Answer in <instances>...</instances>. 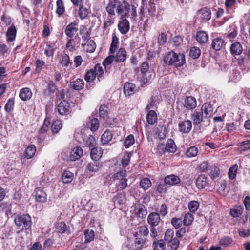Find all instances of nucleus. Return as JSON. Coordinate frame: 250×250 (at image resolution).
<instances>
[{
    "mask_svg": "<svg viewBox=\"0 0 250 250\" xmlns=\"http://www.w3.org/2000/svg\"><path fill=\"white\" fill-rule=\"evenodd\" d=\"M136 214L137 217L141 218H144L147 214V210L146 207L143 204H140L136 207Z\"/></svg>",
    "mask_w": 250,
    "mask_h": 250,
    "instance_id": "obj_21",
    "label": "nucleus"
},
{
    "mask_svg": "<svg viewBox=\"0 0 250 250\" xmlns=\"http://www.w3.org/2000/svg\"><path fill=\"white\" fill-rule=\"evenodd\" d=\"M243 208L241 206H235L230 210V214L233 217H238L240 216L243 212Z\"/></svg>",
    "mask_w": 250,
    "mask_h": 250,
    "instance_id": "obj_35",
    "label": "nucleus"
},
{
    "mask_svg": "<svg viewBox=\"0 0 250 250\" xmlns=\"http://www.w3.org/2000/svg\"><path fill=\"white\" fill-rule=\"evenodd\" d=\"M204 118H206L201 111H196L193 114H191V119L194 125H199Z\"/></svg>",
    "mask_w": 250,
    "mask_h": 250,
    "instance_id": "obj_18",
    "label": "nucleus"
},
{
    "mask_svg": "<svg viewBox=\"0 0 250 250\" xmlns=\"http://www.w3.org/2000/svg\"><path fill=\"white\" fill-rule=\"evenodd\" d=\"M36 151V148L34 145H29L25 151V157L27 159L32 158L35 155Z\"/></svg>",
    "mask_w": 250,
    "mask_h": 250,
    "instance_id": "obj_34",
    "label": "nucleus"
},
{
    "mask_svg": "<svg viewBox=\"0 0 250 250\" xmlns=\"http://www.w3.org/2000/svg\"><path fill=\"white\" fill-rule=\"evenodd\" d=\"M119 43V39L115 34H112V42L110 47V52L114 53L117 49Z\"/></svg>",
    "mask_w": 250,
    "mask_h": 250,
    "instance_id": "obj_36",
    "label": "nucleus"
},
{
    "mask_svg": "<svg viewBox=\"0 0 250 250\" xmlns=\"http://www.w3.org/2000/svg\"><path fill=\"white\" fill-rule=\"evenodd\" d=\"M183 223V220L181 218H173L171 220V224L175 229L180 228Z\"/></svg>",
    "mask_w": 250,
    "mask_h": 250,
    "instance_id": "obj_60",
    "label": "nucleus"
},
{
    "mask_svg": "<svg viewBox=\"0 0 250 250\" xmlns=\"http://www.w3.org/2000/svg\"><path fill=\"white\" fill-rule=\"evenodd\" d=\"M96 77V76L93 69H90L87 72L85 80L87 82H91L95 79Z\"/></svg>",
    "mask_w": 250,
    "mask_h": 250,
    "instance_id": "obj_58",
    "label": "nucleus"
},
{
    "mask_svg": "<svg viewBox=\"0 0 250 250\" xmlns=\"http://www.w3.org/2000/svg\"><path fill=\"white\" fill-rule=\"evenodd\" d=\"M112 138V133L109 130H106L102 135L101 141L102 143L104 144H108Z\"/></svg>",
    "mask_w": 250,
    "mask_h": 250,
    "instance_id": "obj_30",
    "label": "nucleus"
},
{
    "mask_svg": "<svg viewBox=\"0 0 250 250\" xmlns=\"http://www.w3.org/2000/svg\"><path fill=\"white\" fill-rule=\"evenodd\" d=\"M99 127V122L97 119L93 118L90 121V129L93 131L97 130Z\"/></svg>",
    "mask_w": 250,
    "mask_h": 250,
    "instance_id": "obj_62",
    "label": "nucleus"
},
{
    "mask_svg": "<svg viewBox=\"0 0 250 250\" xmlns=\"http://www.w3.org/2000/svg\"><path fill=\"white\" fill-rule=\"evenodd\" d=\"M164 61L167 65L180 67L185 62V55L183 53L177 54L171 51L164 57Z\"/></svg>",
    "mask_w": 250,
    "mask_h": 250,
    "instance_id": "obj_2",
    "label": "nucleus"
},
{
    "mask_svg": "<svg viewBox=\"0 0 250 250\" xmlns=\"http://www.w3.org/2000/svg\"><path fill=\"white\" fill-rule=\"evenodd\" d=\"M62 127V124L60 120L54 121L52 124L51 129L53 134L57 133Z\"/></svg>",
    "mask_w": 250,
    "mask_h": 250,
    "instance_id": "obj_39",
    "label": "nucleus"
},
{
    "mask_svg": "<svg viewBox=\"0 0 250 250\" xmlns=\"http://www.w3.org/2000/svg\"><path fill=\"white\" fill-rule=\"evenodd\" d=\"M198 152V148L195 146L190 147L186 152V155L189 158L197 156Z\"/></svg>",
    "mask_w": 250,
    "mask_h": 250,
    "instance_id": "obj_42",
    "label": "nucleus"
},
{
    "mask_svg": "<svg viewBox=\"0 0 250 250\" xmlns=\"http://www.w3.org/2000/svg\"><path fill=\"white\" fill-rule=\"evenodd\" d=\"M207 177L204 175H200L196 181V186L198 189L204 188L208 184Z\"/></svg>",
    "mask_w": 250,
    "mask_h": 250,
    "instance_id": "obj_25",
    "label": "nucleus"
},
{
    "mask_svg": "<svg viewBox=\"0 0 250 250\" xmlns=\"http://www.w3.org/2000/svg\"><path fill=\"white\" fill-rule=\"evenodd\" d=\"M17 33V29L15 26H10L6 32V37L7 42H12L15 39Z\"/></svg>",
    "mask_w": 250,
    "mask_h": 250,
    "instance_id": "obj_27",
    "label": "nucleus"
},
{
    "mask_svg": "<svg viewBox=\"0 0 250 250\" xmlns=\"http://www.w3.org/2000/svg\"><path fill=\"white\" fill-rule=\"evenodd\" d=\"M157 0H149L148 10L151 15H154L156 11L155 2Z\"/></svg>",
    "mask_w": 250,
    "mask_h": 250,
    "instance_id": "obj_61",
    "label": "nucleus"
},
{
    "mask_svg": "<svg viewBox=\"0 0 250 250\" xmlns=\"http://www.w3.org/2000/svg\"><path fill=\"white\" fill-rule=\"evenodd\" d=\"M147 122L150 125H153L157 121V115L154 110H150L146 116Z\"/></svg>",
    "mask_w": 250,
    "mask_h": 250,
    "instance_id": "obj_32",
    "label": "nucleus"
},
{
    "mask_svg": "<svg viewBox=\"0 0 250 250\" xmlns=\"http://www.w3.org/2000/svg\"><path fill=\"white\" fill-rule=\"evenodd\" d=\"M179 130L182 133H188L191 130L192 125L189 120L180 122L179 123Z\"/></svg>",
    "mask_w": 250,
    "mask_h": 250,
    "instance_id": "obj_8",
    "label": "nucleus"
},
{
    "mask_svg": "<svg viewBox=\"0 0 250 250\" xmlns=\"http://www.w3.org/2000/svg\"><path fill=\"white\" fill-rule=\"evenodd\" d=\"M135 143V139L133 135H128L124 141V146L126 148L130 147Z\"/></svg>",
    "mask_w": 250,
    "mask_h": 250,
    "instance_id": "obj_50",
    "label": "nucleus"
},
{
    "mask_svg": "<svg viewBox=\"0 0 250 250\" xmlns=\"http://www.w3.org/2000/svg\"><path fill=\"white\" fill-rule=\"evenodd\" d=\"M237 169L238 166L237 165H234L229 168L228 172V175L230 179H234L235 178Z\"/></svg>",
    "mask_w": 250,
    "mask_h": 250,
    "instance_id": "obj_53",
    "label": "nucleus"
},
{
    "mask_svg": "<svg viewBox=\"0 0 250 250\" xmlns=\"http://www.w3.org/2000/svg\"><path fill=\"white\" fill-rule=\"evenodd\" d=\"M243 50L242 45L238 42L233 43L230 46V52L233 56L240 55Z\"/></svg>",
    "mask_w": 250,
    "mask_h": 250,
    "instance_id": "obj_16",
    "label": "nucleus"
},
{
    "mask_svg": "<svg viewBox=\"0 0 250 250\" xmlns=\"http://www.w3.org/2000/svg\"><path fill=\"white\" fill-rule=\"evenodd\" d=\"M35 199L37 202L44 203L47 199L46 194L42 189L37 188L35 190Z\"/></svg>",
    "mask_w": 250,
    "mask_h": 250,
    "instance_id": "obj_20",
    "label": "nucleus"
},
{
    "mask_svg": "<svg viewBox=\"0 0 250 250\" xmlns=\"http://www.w3.org/2000/svg\"><path fill=\"white\" fill-rule=\"evenodd\" d=\"M146 239L137 237L135 241V246L138 249L141 250L146 247Z\"/></svg>",
    "mask_w": 250,
    "mask_h": 250,
    "instance_id": "obj_45",
    "label": "nucleus"
},
{
    "mask_svg": "<svg viewBox=\"0 0 250 250\" xmlns=\"http://www.w3.org/2000/svg\"><path fill=\"white\" fill-rule=\"evenodd\" d=\"M135 84L132 83H125L124 87V92L125 96H131L134 93Z\"/></svg>",
    "mask_w": 250,
    "mask_h": 250,
    "instance_id": "obj_28",
    "label": "nucleus"
},
{
    "mask_svg": "<svg viewBox=\"0 0 250 250\" xmlns=\"http://www.w3.org/2000/svg\"><path fill=\"white\" fill-rule=\"evenodd\" d=\"M85 242L89 243L93 241L95 238V233L93 230H87L84 232Z\"/></svg>",
    "mask_w": 250,
    "mask_h": 250,
    "instance_id": "obj_51",
    "label": "nucleus"
},
{
    "mask_svg": "<svg viewBox=\"0 0 250 250\" xmlns=\"http://www.w3.org/2000/svg\"><path fill=\"white\" fill-rule=\"evenodd\" d=\"M193 219V215L192 214L190 213H186L183 220V224L187 226L189 225L192 223Z\"/></svg>",
    "mask_w": 250,
    "mask_h": 250,
    "instance_id": "obj_56",
    "label": "nucleus"
},
{
    "mask_svg": "<svg viewBox=\"0 0 250 250\" xmlns=\"http://www.w3.org/2000/svg\"><path fill=\"white\" fill-rule=\"evenodd\" d=\"M102 167L100 162L94 161L89 163L87 165V169L90 172H96L99 171Z\"/></svg>",
    "mask_w": 250,
    "mask_h": 250,
    "instance_id": "obj_29",
    "label": "nucleus"
},
{
    "mask_svg": "<svg viewBox=\"0 0 250 250\" xmlns=\"http://www.w3.org/2000/svg\"><path fill=\"white\" fill-rule=\"evenodd\" d=\"M197 105L196 99L192 96H188L185 99L184 106L190 110L194 109Z\"/></svg>",
    "mask_w": 250,
    "mask_h": 250,
    "instance_id": "obj_15",
    "label": "nucleus"
},
{
    "mask_svg": "<svg viewBox=\"0 0 250 250\" xmlns=\"http://www.w3.org/2000/svg\"><path fill=\"white\" fill-rule=\"evenodd\" d=\"M55 43L47 44L45 49L44 53L48 57L53 56L55 50Z\"/></svg>",
    "mask_w": 250,
    "mask_h": 250,
    "instance_id": "obj_41",
    "label": "nucleus"
},
{
    "mask_svg": "<svg viewBox=\"0 0 250 250\" xmlns=\"http://www.w3.org/2000/svg\"><path fill=\"white\" fill-rule=\"evenodd\" d=\"M32 96V92L28 87L21 89L19 93L20 99L23 101L29 100Z\"/></svg>",
    "mask_w": 250,
    "mask_h": 250,
    "instance_id": "obj_14",
    "label": "nucleus"
},
{
    "mask_svg": "<svg viewBox=\"0 0 250 250\" xmlns=\"http://www.w3.org/2000/svg\"><path fill=\"white\" fill-rule=\"evenodd\" d=\"M14 105V99L11 98L8 100L6 105H5L4 109L7 112H10L13 109Z\"/></svg>",
    "mask_w": 250,
    "mask_h": 250,
    "instance_id": "obj_64",
    "label": "nucleus"
},
{
    "mask_svg": "<svg viewBox=\"0 0 250 250\" xmlns=\"http://www.w3.org/2000/svg\"><path fill=\"white\" fill-rule=\"evenodd\" d=\"M57 9L56 13L58 15L60 16L62 15L64 11V8L63 6V3L62 0H58L56 2Z\"/></svg>",
    "mask_w": 250,
    "mask_h": 250,
    "instance_id": "obj_54",
    "label": "nucleus"
},
{
    "mask_svg": "<svg viewBox=\"0 0 250 250\" xmlns=\"http://www.w3.org/2000/svg\"><path fill=\"white\" fill-rule=\"evenodd\" d=\"M140 185L142 188L146 190L151 187V182L149 179L145 178L141 180Z\"/></svg>",
    "mask_w": 250,
    "mask_h": 250,
    "instance_id": "obj_49",
    "label": "nucleus"
},
{
    "mask_svg": "<svg viewBox=\"0 0 250 250\" xmlns=\"http://www.w3.org/2000/svg\"><path fill=\"white\" fill-rule=\"evenodd\" d=\"M93 70L96 74V76L97 77L98 79L100 80V79L102 78L103 75L104 73V71L102 66L100 64H97L95 65Z\"/></svg>",
    "mask_w": 250,
    "mask_h": 250,
    "instance_id": "obj_46",
    "label": "nucleus"
},
{
    "mask_svg": "<svg viewBox=\"0 0 250 250\" xmlns=\"http://www.w3.org/2000/svg\"><path fill=\"white\" fill-rule=\"evenodd\" d=\"M160 220V214L159 213L155 212L150 213L147 218V223L151 227H156L158 226Z\"/></svg>",
    "mask_w": 250,
    "mask_h": 250,
    "instance_id": "obj_7",
    "label": "nucleus"
},
{
    "mask_svg": "<svg viewBox=\"0 0 250 250\" xmlns=\"http://www.w3.org/2000/svg\"><path fill=\"white\" fill-rule=\"evenodd\" d=\"M78 31V25L75 22H71L69 24L65 29V33L70 37L72 38Z\"/></svg>",
    "mask_w": 250,
    "mask_h": 250,
    "instance_id": "obj_13",
    "label": "nucleus"
},
{
    "mask_svg": "<svg viewBox=\"0 0 250 250\" xmlns=\"http://www.w3.org/2000/svg\"><path fill=\"white\" fill-rule=\"evenodd\" d=\"M71 85L74 89L80 90L84 86V81L82 79H78L76 81L71 83Z\"/></svg>",
    "mask_w": 250,
    "mask_h": 250,
    "instance_id": "obj_38",
    "label": "nucleus"
},
{
    "mask_svg": "<svg viewBox=\"0 0 250 250\" xmlns=\"http://www.w3.org/2000/svg\"><path fill=\"white\" fill-rule=\"evenodd\" d=\"M85 146L89 147H95L96 141L95 137L92 135H89L85 141Z\"/></svg>",
    "mask_w": 250,
    "mask_h": 250,
    "instance_id": "obj_52",
    "label": "nucleus"
},
{
    "mask_svg": "<svg viewBox=\"0 0 250 250\" xmlns=\"http://www.w3.org/2000/svg\"><path fill=\"white\" fill-rule=\"evenodd\" d=\"M197 15L202 20V21L207 22L210 19L211 12L209 9L205 7L198 11Z\"/></svg>",
    "mask_w": 250,
    "mask_h": 250,
    "instance_id": "obj_9",
    "label": "nucleus"
},
{
    "mask_svg": "<svg viewBox=\"0 0 250 250\" xmlns=\"http://www.w3.org/2000/svg\"><path fill=\"white\" fill-rule=\"evenodd\" d=\"M126 52L124 48H120L115 57V61L117 62H122L126 59Z\"/></svg>",
    "mask_w": 250,
    "mask_h": 250,
    "instance_id": "obj_22",
    "label": "nucleus"
},
{
    "mask_svg": "<svg viewBox=\"0 0 250 250\" xmlns=\"http://www.w3.org/2000/svg\"><path fill=\"white\" fill-rule=\"evenodd\" d=\"M122 21H120L118 25L119 30L122 34L127 33L130 28L129 21L126 18L121 19Z\"/></svg>",
    "mask_w": 250,
    "mask_h": 250,
    "instance_id": "obj_11",
    "label": "nucleus"
},
{
    "mask_svg": "<svg viewBox=\"0 0 250 250\" xmlns=\"http://www.w3.org/2000/svg\"><path fill=\"white\" fill-rule=\"evenodd\" d=\"M113 200L115 204L119 205L124 204L126 201L125 195L123 194H118L113 198Z\"/></svg>",
    "mask_w": 250,
    "mask_h": 250,
    "instance_id": "obj_48",
    "label": "nucleus"
},
{
    "mask_svg": "<svg viewBox=\"0 0 250 250\" xmlns=\"http://www.w3.org/2000/svg\"><path fill=\"white\" fill-rule=\"evenodd\" d=\"M164 181L167 185H175L180 183V179L177 176L175 175H170L166 176L165 178Z\"/></svg>",
    "mask_w": 250,
    "mask_h": 250,
    "instance_id": "obj_24",
    "label": "nucleus"
},
{
    "mask_svg": "<svg viewBox=\"0 0 250 250\" xmlns=\"http://www.w3.org/2000/svg\"><path fill=\"white\" fill-rule=\"evenodd\" d=\"M167 146V150L168 152H174L176 150V145L174 141L169 139L165 144Z\"/></svg>",
    "mask_w": 250,
    "mask_h": 250,
    "instance_id": "obj_44",
    "label": "nucleus"
},
{
    "mask_svg": "<svg viewBox=\"0 0 250 250\" xmlns=\"http://www.w3.org/2000/svg\"><path fill=\"white\" fill-rule=\"evenodd\" d=\"M174 236V231L172 229H168L166 230L165 234V240L168 242L171 241Z\"/></svg>",
    "mask_w": 250,
    "mask_h": 250,
    "instance_id": "obj_63",
    "label": "nucleus"
},
{
    "mask_svg": "<svg viewBox=\"0 0 250 250\" xmlns=\"http://www.w3.org/2000/svg\"><path fill=\"white\" fill-rule=\"evenodd\" d=\"M140 71L142 74V77L141 79V83L143 84H146L152 79V75H148L149 73H151V72L148 62L145 61L142 63L140 66Z\"/></svg>",
    "mask_w": 250,
    "mask_h": 250,
    "instance_id": "obj_5",
    "label": "nucleus"
},
{
    "mask_svg": "<svg viewBox=\"0 0 250 250\" xmlns=\"http://www.w3.org/2000/svg\"><path fill=\"white\" fill-rule=\"evenodd\" d=\"M156 211L162 217L166 216L168 213L167 208L165 204H162L159 208H157Z\"/></svg>",
    "mask_w": 250,
    "mask_h": 250,
    "instance_id": "obj_55",
    "label": "nucleus"
},
{
    "mask_svg": "<svg viewBox=\"0 0 250 250\" xmlns=\"http://www.w3.org/2000/svg\"><path fill=\"white\" fill-rule=\"evenodd\" d=\"M225 40L221 37L214 39L211 43L212 48L216 51H220L225 47Z\"/></svg>",
    "mask_w": 250,
    "mask_h": 250,
    "instance_id": "obj_12",
    "label": "nucleus"
},
{
    "mask_svg": "<svg viewBox=\"0 0 250 250\" xmlns=\"http://www.w3.org/2000/svg\"><path fill=\"white\" fill-rule=\"evenodd\" d=\"M201 111L206 118L211 115L213 112V108L210 103H206L203 104Z\"/></svg>",
    "mask_w": 250,
    "mask_h": 250,
    "instance_id": "obj_19",
    "label": "nucleus"
},
{
    "mask_svg": "<svg viewBox=\"0 0 250 250\" xmlns=\"http://www.w3.org/2000/svg\"><path fill=\"white\" fill-rule=\"evenodd\" d=\"M118 16L120 19H134L137 16L136 7L134 4H129L125 0L121 1Z\"/></svg>",
    "mask_w": 250,
    "mask_h": 250,
    "instance_id": "obj_1",
    "label": "nucleus"
},
{
    "mask_svg": "<svg viewBox=\"0 0 250 250\" xmlns=\"http://www.w3.org/2000/svg\"><path fill=\"white\" fill-rule=\"evenodd\" d=\"M15 224L18 227H22V229L27 230L32 225L31 217L28 214L17 215L14 217Z\"/></svg>",
    "mask_w": 250,
    "mask_h": 250,
    "instance_id": "obj_3",
    "label": "nucleus"
},
{
    "mask_svg": "<svg viewBox=\"0 0 250 250\" xmlns=\"http://www.w3.org/2000/svg\"><path fill=\"white\" fill-rule=\"evenodd\" d=\"M127 175V171L124 169L117 172L113 176L114 180H119V182L118 184V187L121 190L125 189L127 187V179L126 178Z\"/></svg>",
    "mask_w": 250,
    "mask_h": 250,
    "instance_id": "obj_4",
    "label": "nucleus"
},
{
    "mask_svg": "<svg viewBox=\"0 0 250 250\" xmlns=\"http://www.w3.org/2000/svg\"><path fill=\"white\" fill-rule=\"evenodd\" d=\"M196 37L197 41L200 44H203L207 42L208 40V35L204 31L197 32Z\"/></svg>",
    "mask_w": 250,
    "mask_h": 250,
    "instance_id": "obj_26",
    "label": "nucleus"
},
{
    "mask_svg": "<svg viewBox=\"0 0 250 250\" xmlns=\"http://www.w3.org/2000/svg\"><path fill=\"white\" fill-rule=\"evenodd\" d=\"M190 56L194 59H197L201 54V50L197 47H192L190 50Z\"/></svg>",
    "mask_w": 250,
    "mask_h": 250,
    "instance_id": "obj_47",
    "label": "nucleus"
},
{
    "mask_svg": "<svg viewBox=\"0 0 250 250\" xmlns=\"http://www.w3.org/2000/svg\"><path fill=\"white\" fill-rule=\"evenodd\" d=\"M199 203L196 201H190L188 204V208L191 212L194 213L199 208Z\"/></svg>",
    "mask_w": 250,
    "mask_h": 250,
    "instance_id": "obj_59",
    "label": "nucleus"
},
{
    "mask_svg": "<svg viewBox=\"0 0 250 250\" xmlns=\"http://www.w3.org/2000/svg\"><path fill=\"white\" fill-rule=\"evenodd\" d=\"M121 1L118 0H114L111 1L106 6V9L110 15H115L116 12L118 15Z\"/></svg>",
    "mask_w": 250,
    "mask_h": 250,
    "instance_id": "obj_6",
    "label": "nucleus"
},
{
    "mask_svg": "<svg viewBox=\"0 0 250 250\" xmlns=\"http://www.w3.org/2000/svg\"><path fill=\"white\" fill-rule=\"evenodd\" d=\"M101 149L98 147H94L91 149L90 156L92 160L97 161L101 157Z\"/></svg>",
    "mask_w": 250,
    "mask_h": 250,
    "instance_id": "obj_31",
    "label": "nucleus"
},
{
    "mask_svg": "<svg viewBox=\"0 0 250 250\" xmlns=\"http://www.w3.org/2000/svg\"><path fill=\"white\" fill-rule=\"evenodd\" d=\"M153 247L154 250H165V244L163 240L155 241Z\"/></svg>",
    "mask_w": 250,
    "mask_h": 250,
    "instance_id": "obj_43",
    "label": "nucleus"
},
{
    "mask_svg": "<svg viewBox=\"0 0 250 250\" xmlns=\"http://www.w3.org/2000/svg\"><path fill=\"white\" fill-rule=\"evenodd\" d=\"M73 178L74 175L72 172L69 171H65L62 176V180L63 183L68 184L73 180Z\"/></svg>",
    "mask_w": 250,
    "mask_h": 250,
    "instance_id": "obj_33",
    "label": "nucleus"
},
{
    "mask_svg": "<svg viewBox=\"0 0 250 250\" xmlns=\"http://www.w3.org/2000/svg\"><path fill=\"white\" fill-rule=\"evenodd\" d=\"M70 109V104L66 100L61 101L57 106V110L62 115H65Z\"/></svg>",
    "mask_w": 250,
    "mask_h": 250,
    "instance_id": "obj_10",
    "label": "nucleus"
},
{
    "mask_svg": "<svg viewBox=\"0 0 250 250\" xmlns=\"http://www.w3.org/2000/svg\"><path fill=\"white\" fill-rule=\"evenodd\" d=\"M89 13V10L83 5L80 6L79 10V16L81 20L84 19L87 17Z\"/></svg>",
    "mask_w": 250,
    "mask_h": 250,
    "instance_id": "obj_40",
    "label": "nucleus"
},
{
    "mask_svg": "<svg viewBox=\"0 0 250 250\" xmlns=\"http://www.w3.org/2000/svg\"><path fill=\"white\" fill-rule=\"evenodd\" d=\"M82 45H85V49L86 50V52L89 53L93 52L95 51L96 47L95 42L93 40H88L86 44H82Z\"/></svg>",
    "mask_w": 250,
    "mask_h": 250,
    "instance_id": "obj_37",
    "label": "nucleus"
},
{
    "mask_svg": "<svg viewBox=\"0 0 250 250\" xmlns=\"http://www.w3.org/2000/svg\"><path fill=\"white\" fill-rule=\"evenodd\" d=\"M131 155V153L129 152H126L124 154V157L122 160V164L123 167H125L128 165Z\"/></svg>",
    "mask_w": 250,
    "mask_h": 250,
    "instance_id": "obj_57",
    "label": "nucleus"
},
{
    "mask_svg": "<svg viewBox=\"0 0 250 250\" xmlns=\"http://www.w3.org/2000/svg\"><path fill=\"white\" fill-rule=\"evenodd\" d=\"M83 155V150L81 147H75L71 152L70 159L71 161H76L79 159Z\"/></svg>",
    "mask_w": 250,
    "mask_h": 250,
    "instance_id": "obj_17",
    "label": "nucleus"
},
{
    "mask_svg": "<svg viewBox=\"0 0 250 250\" xmlns=\"http://www.w3.org/2000/svg\"><path fill=\"white\" fill-rule=\"evenodd\" d=\"M59 63L62 67L64 68L67 67L69 64L72 63L69 56L65 53H63L60 56Z\"/></svg>",
    "mask_w": 250,
    "mask_h": 250,
    "instance_id": "obj_23",
    "label": "nucleus"
}]
</instances>
